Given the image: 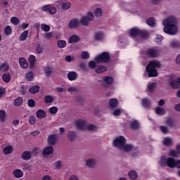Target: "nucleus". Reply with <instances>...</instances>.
Masks as SVG:
<instances>
[{"label": "nucleus", "instance_id": "30", "mask_svg": "<svg viewBox=\"0 0 180 180\" xmlns=\"http://www.w3.org/2000/svg\"><path fill=\"white\" fill-rule=\"evenodd\" d=\"M44 72L46 77H50L53 74V69L50 66H46L44 68Z\"/></svg>", "mask_w": 180, "mask_h": 180}, {"label": "nucleus", "instance_id": "5", "mask_svg": "<svg viewBox=\"0 0 180 180\" xmlns=\"http://www.w3.org/2000/svg\"><path fill=\"white\" fill-rule=\"evenodd\" d=\"M94 19H95L94 13H92V12H89L87 15L81 18L79 23H81L83 26H88V25H89V22H91V20H94Z\"/></svg>", "mask_w": 180, "mask_h": 180}, {"label": "nucleus", "instance_id": "26", "mask_svg": "<svg viewBox=\"0 0 180 180\" xmlns=\"http://www.w3.org/2000/svg\"><path fill=\"white\" fill-rule=\"evenodd\" d=\"M131 129L132 130H137L138 129H140V123H139V121L134 120L130 122Z\"/></svg>", "mask_w": 180, "mask_h": 180}, {"label": "nucleus", "instance_id": "42", "mask_svg": "<svg viewBox=\"0 0 180 180\" xmlns=\"http://www.w3.org/2000/svg\"><path fill=\"white\" fill-rule=\"evenodd\" d=\"M4 34L6 36H11V34H12V27H11L9 25H7L4 28Z\"/></svg>", "mask_w": 180, "mask_h": 180}, {"label": "nucleus", "instance_id": "57", "mask_svg": "<svg viewBox=\"0 0 180 180\" xmlns=\"http://www.w3.org/2000/svg\"><path fill=\"white\" fill-rule=\"evenodd\" d=\"M10 20L13 25H15V26L19 25V20L16 17H12Z\"/></svg>", "mask_w": 180, "mask_h": 180}, {"label": "nucleus", "instance_id": "35", "mask_svg": "<svg viewBox=\"0 0 180 180\" xmlns=\"http://www.w3.org/2000/svg\"><path fill=\"white\" fill-rule=\"evenodd\" d=\"M13 150V147H12V146H8L4 148L3 153L5 155H8V154H11L12 153Z\"/></svg>", "mask_w": 180, "mask_h": 180}, {"label": "nucleus", "instance_id": "33", "mask_svg": "<svg viewBox=\"0 0 180 180\" xmlns=\"http://www.w3.org/2000/svg\"><path fill=\"white\" fill-rule=\"evenodd\" d=\"M165 124H167V126H169V127H175V126H176L175 121H174L172 118H168L167 120H166Z\"/></svg>", "mask_w": 180, "mask_h": 180}, {"label": "nucleus", "instance_id": "51", "mask_svg": "<svg viewBox=\"0 0 180 180\" xmlns=\"http://www.w3.org/2000/svg\"><path fill=\"white\" fill-rule=\"evenodd\" d=\"M170 47L172 49H178L180 46L179 43L176 41H172L169 44Z\"/></svg>", "mask_w": 180, "mask_h": 180}, {"label": "nucleus", "instance_id": "19", "mask_svg": "<svg viewBox=\"0 0 180 180\" xmlns=\"http://www.w3.org/2000/svg\"><path fill=\"white\" fill-rule=\"evenodd\" d=\"M21 158L25 161L30 160V158H32V153L28 150L23 152L21 155Z\"/></svg>", "mask_w": 180, "mask_h": 180}, {"label": "nucleus", "instance_id": "9", "mask_svg": "<svg viewBox=\"0 0 180 180\" xmlns=\"http://www.w3.org/2000/svg\"><path fill=\"white\" fill-rule=\"evenodd\" d=\"M130 37L132 39H134V37H139V36H141L143 33H144L143 31H141L139 27H133L131 30H129V32Z\"/></svg>", "mask_w": 180, "mask_h": 180}, {"label": "nucleus", "instance_id": "16", "mask_svg": "<svg viewBox=\"0 0 180 180\" xmlns=\"http://www.w3.org/2000/svg\"><path fill=\"white\" fill-rule=\"evenodd\" d=\"M170 85L174 89H178V88H180V77H178L176 80H172L170 82Z\"/></svg>", "mask_w": 180, "mask_h": 180}, {"label": "nucleus", "instance_id": "39", "mask_svg": "<svg viewBox=\"0 0 180 180\" xmlns=\"http://www.w3.org/2000/svg\"><path fill=\"white\" fill-rule=\"evenodd\" d=\"M6 120V112L4 110H0V122H5Z\"/></svg>", "mask_w": 180, "mask_h": 180}, {"label": "nucleus", "instance_id": "6", "mask_svg": "<svg viewBox=\"0 0 180 180\" xmlns=\"http://www.w3.org/2000/svg\"><path fill=\"white\" fill-rule=\"evenodd\" d=\"M110 60V55L108 52H103L95 58L96 63H108Z\"/></svg>", "mask_w": 180, "mask_h": 180}, {"label": "nucleus", "instance_id": "58", "mask_svg": "<svg viewBox=\"0 0 180 180\" xmlns=\"http://www.w3.org/2000/svg\"><path fill=\"white\" fill-rule=\"evenodd\" d=\"M36 121H37L36 117H34V116H30L29 117V123H30V124H32V125L35 124Z\"/></svg>", "mask_w": 180, "mask_h": 180}, {"label": "nucleus", "instance_id": "56", "mask_svg": "<svg viewBox=\"0 0 180 180\" xmlns=\"http://www.w3.org/2000/svg\"><path fill=\"white\" fill-rule=\"evenodd\" d=\"M155 89V83H148V89L150 91V92H153L154 89Z\"/></svg>", "mask_w": 180, "mask_h": 180}, {"label": "nucleus", "instance_id": "41", "mask_svg": "<svg viewBox=\"0 0 180 180\" xmlns=\"http://www.w3.org/2000/svg\"><path fill=\"white\" fill-rule=\"evenodd\" d=\"M40 90V86L35 85V86H32L30 89V92L31 94H37V92H39V91Z\"/></svg>", "mask_w": 180, "mask_h": 180}, {"label": "nucleus", "instance_id": "59", "mask_svg": "<svg viewBox=\"0 0 180 180\" xmlns=\"http://www.w3.org/2000/svg\"><path fill=\"white\" fill-rule=\"evenodd\" d=\"M36 53L37 54H41L43 53V46L41 45L38 44L36 47Z\"/></svg>", "mask_w": 180, "mask_h": 180}, {"label": "nucleus", "instance_id": "23", "mask_svg": "<svg viewBox=\"0 0 180 180\" xmlns=\"http://www.w3.org/2000/svg\"><path fill=\"white\" fill-rule=\"evenodd\" d=\"M30 68H33L34 67V64L36 63V56L34 55H30L28 58Z\"/></svg>", "mask_w": 180, "mask_h": 180}, {"label": "nucleus", "instance_id": "49", "mask_svg": "<svg viewBox=\"0 0 180 180\" xmlns=\"http://www.w3.org/2000/svg\"><path fill=\"white\" fill-rule=\"evenodd\" d=\"M8 70H9V65H8V64L2 63L0 65V71H2L4 72L5 71H8Z\"/></svg>", "mask_w": 180, "mask_h": 180}, {"label": "nucleus", "instance_id": "32", "mask_svg": "<svg viewBox=\"0 0 180 180\" xmlns=\"http://www.w3.org/2000/svg\"><path fill=\"white\" fill-rule=\"evenodd\" d=\"M105 71H108V68L105 66L98 65L96 68V72L97 74H101V72H105Z\"/></svg>", "mask_w": 180, "mask_h": 180}, {"label": "nucleus", "instance_id": "34", "mask_svg": "<svg viewBox=\"0 0 180 180\" xmlns=\"http://www.w3.org/2000/svg\"><path fill=\"white\" fill-rule=\"evenodd\" d=\"M110 106L111 108H117V105H119V101L116 98H111L109 101Z\"/></svg>", "mask_w": 180, "mask_h": 180}, {"label": "nucleus", "instance_id": "8", "mask_svg": "<svg viewBox=\"0 0 180 180\" xmlns=\"http://www.w3.org/2000/svg\"><path fill=\"white\" fill-rule=\"evenodd\" d=\"M41 10L43 12H49V13H50V15H54V14L57 13V8H56V6H54L51 4L45 5L44 6L41 7Z\"/></svg>", "mask_w": 180, "mask_h": 180}, {"label": "nucleus", "instance_id": "64", "mask_svg": "<svg viewBox=\"0 0 180 180\" xmlns=\"http://www.w3.org/2000/svg\"><path fill=\"white\" fill-rule=\"evenodd\" d=\"M56 169H60L61 168V161L58 160L53 164Z\"/></svg>", "mask_w": 180, "mask_h": 180}, {"label": "nucleus", "instance_id": "22", "mask_svg": "<svg viewBox=\"0 0 180 180\" xmlns=\"http://www.w3.org/2000/svg\"><path fill=\"white\" fill-rule=\"evenodd\" d=\"M86 165L89 167V168H94V167L96 165V160L94 159H88L86 160Z\"/></svg>", "mask_w": 180, "mask_h": 180}, {"label": "nucleus", "instance_id": "3", "mask_svg": "<svg viewBox=\"0 0 180 180\" xmlns=\"http://www.w3.org/2000/svg\"><path fill=\"white\" fill-rule=\"evenodd\" d=\"M162 67V65L160 60H153L149 63L148 65L146 66V71L148 72L149 77H157L158 72H157L155 68H161Z\"/></svg>", "mask_w": 180, "mask_h": 180}, {"label": "nucleus", "instance_id": "40", "mask_svg": "<svg viewBox=\"0 0 180 180\" xmlns=\"http://www.w3.org/2000/svg\"><path fill=\"white\" fill-rule=\"evenodd\" d=\"M103 81L107 85H112L113 84V78L111 77H103Z\"/></svg>", "mask_w": 180, "mask_h": 180}, {"label": "nucleus", "instance_id": "1", "mask_svg": "<svg viewBox=\"0 0 180 180\" xmlns=\"http://www.w3.org/2000/svg\"><path fill=\"white\" fill-rule=\"evenodd\" d=\"M178 20L174 15H169L166 19L163 20L162 25L164 27L163 31L167 34L175 36L178 33V27H176Z\"/></svg>", "mask_w": 180, "mask_h": 180}, {"label": "nucleus", "instance_id": "14", "mask_svg": "<svg viewBox=\"0 0 180 180\" xmlns=\"http://www.w3.org/2000/svg\"><path fill=\"white\" fill-rule=\"evenodd\" d=\"M77 132L74 131H70L68 134V140H69V141H71L72 143L75 141V140H77Z\"/></svg>", "mask_w": 180, "mask_h": 180}, {"label": "nucleus", "instance_id": "36", "mask_svg": "<svg viewBox=\"0 0 180 180\" xmlns=\"http://www.w3.org/2000/svg\"><path fill=\"white\" fill-rule=\"evenodd\" d=\"M155 113L156 115H159V116H164V115H165V110L161 107H157Z\"/></svg>", "mask_w": 180, "mask_h": 180}, {"label": "nucleus", "instance_id": "53", "mask_svg": "<svg viewBox=\"0 0 180 180\" xmlns=\"http://www.w3.org/2000/svg\"><path fill=\"white\" fill-rule=\"evenodd\" d=\"M2 79L4 81V82H9V81H11V75L4 74L2 76Z\"/></svg>", "mask_w": 180, "mask_h": 180}, {"label": "nucleus", "instance_id": "43", "mask_svg": "<svg viewBox=\"0 0 180 180\" xmlns=\"http://www.w3.org/2000/svg\"><path fill=\"white\" fill-rule=\"evenodd\" d=\"M146 23L148 25V26H154L157 24V22L154 18H150L147 20Z\"/></svg>", "mask_w": 180, "mask_h": 180}, {"label": "nucleus", "instance_id": "13", "mask_svg": "<svg viewBox=\"0 0 180 180\" xmlns=\"http://www.w3.org/2000/svg\"><path fill=\"white\" fill-rule=\"evenodd\" d=\"M48 144L49 146H54L56 143H57V135L56 134H51L49 136L47 139Z\"/></svg>", "mask_w": 180, "mask_h": 180}, {"label": "nucleus", "instance_id": "37", "mask_svg": "<svg viewBox=\"0 0 180 180\" xmlns=\"http://www.w3.org/2000/svg\"><path fill=\"white\" fill-rule=\"evenodd\" d=\"M33 78H34V75L32 72L30 71L25 74V79L27 81H33Z\"/></svg>", "mask_w": 180, "mask_h": 180}, {"label": "nucleus", "instance_id": "10", "mask_svg": "<svg viewBox=\"0 0 180 180\" xmlns=\"http://www.w3.org/2000/svg\"><path fill=\"white\" fill-rule=\"evenodd\" d=\"M75 124L76 127L79 130H86V126L88 124L86 123V121L80 119L76 121Z\"/></svg>", "mask_w": 180, "mask_h": 180}, {"label": "nucleus", "instance_id": "52", "mask_svg": "<svg viewBox=\"0 0 180 180\" xmlns=\"http://www.w3.org/2000/svg\"><path fill=\"white\" fill-rule=\"evenodd\" d=\"M77 91L78 88L75 86H70L68 88V92H69V94H75Z\"/></svg>", "mask_w": 180, "mask_h": 180}, {"label": "nucleus", "instance_id": "11", "mask_svg": "<svg viewBox=\"0 0 180 180\" xmlns=\"http://www.w3.org/2000/svg\"><path fill=\"white\" fill-rule=\"evenodd\" d=\"M79 26V20L77 18L71 20L68 24L69 29H77V27H78Z\"/></svg>", "mask_w": 180, "mask_h": 180}, {"label": "nucleus", "instance_id": "24", "mask_svg": "<svg viewBox=\"0 0 180 180\" xmlns=\"http://www.w3.org/2000/svg\"><path fill=\"white\" fill-rule=\"evenodd\" d=\"M13 176L17 179L22 178V176H23V172L19 169L13 170Z\"/></svg>", "mask_w": 180, "mask_h": 180}, {"label": "nucleus", "instance_id": "15", "mask_svg": "<svg viewBox=\"0 0 180 180\" xmlns=\"http://www.w3.org/2000/svg\"><path fill=\"white\" fill-rule=\"evenodd\" d=\"M81 38L78 36V35H72L70 38H69V43L70 44H74V43H78V41H80Z\"/></svg>", "mask_w": 180, "mask_h": 180}, {"label": "nucleus", "instance_id": "12", "mask_svg": "<svg viewBox=\"0 0 180 180\" xmlns=\"http://www.w3.org/2000/svg\"><path fill=\"white\" fill-rule=\"evenodd\" d=\"M60 5L61 9H63L64 11H67L71 8V3L67 0H62L60 1Z\"/></svg>", "mask_w": 180, "mask_h": 180}, {"label": "nucleus", "instance_id": "48", "mask_svg": "<svg viewBox=\"0 0 180 180\" xmlns=\"http://www.w3.org/2000/svg\"><path fill=\"white\" fill-rule=\"evenodd\" d=\"M104 37L103 32H96L95 39L96 40H102Z\"/></svg>", "mask_w": 180, "mask_h": 180}, {"label": "nucleus", "instance_id": "21", "mask_svg": "<svg viewBox=\"0 0 180 180\" xmlns=\"http://www.w3.org/2000/svg\"><path fill=\"white\" fill-rule=\"evenodd\" d=\"M53 152H54V149L53 148V146H48V147H46L43 150V155H50V154H53Z\"/></svg>", "mask_w": 180, "mask_h": 180}, {"label": "nucleus", "instance_id": "38", "mask_svg": "<svg viewBox=\"0 0 180 180\" xmlns=\"http://www.w3.org/2000/svg\"><path fill=\"white\" fill-rule=\"evenodd\" d=\"M129 176L130 178V179L131 180H136L137 179V173L136 172V171L134 170H131L129 172Z\"/></svg>", "mask_w": 180, "mask_h": 180}, {"label": "nucleus", "instance_id": "46", "mask_svg": "<svg viewBox=\"0 0 180 180\" xmlns=\"http://www.w3.org/2000/svg\"><path fill=\"white\" fill-rule=\"evenodd\" d=\"M103 14V11H102V8H96L94 12V15L97 18H101V16H102Z\"/></svg>", "mask_w": 180, "mask_h": 180}, {"label": "nucleus", "instance_id": "17", "mask_svg": "<svg viewBox=\"0 0 180 180\" xmlns=\"http://www.w3.org/2000/svg\"><path fill=\"white\" fill-rule=\"evenodd\" d=\"M134 149V146H133V145L126 143L123 146V148H121V150L125 151V153H130L131 151H133Z\"/></svg>", "mask_w": 180, "mask_h": 180}, {"label": "nucleus", "instance_id": "18", "mask_svg": "<svg viewBox=\"0 0 180 180\" xmlns=\"http://www.w3.org/2000/svg\"><path fill=\"white\" fill-rule=\"evenodd\" d=\"M163 144L167 147H170V146L174 144V139L171 137H166L163 140Z\"/></svg>", "mask_w": 180, "mask_h": 180}, {"label": "nucleus", "instance_id": "63", "mask_svg": "<svg viewBox=\"0 0 180 180\" xmlns=\"http://www.w3.org/2000/svg\"><path fill=\"white\" fill-rule=\"evenodd\" d=\"M112 115L114 116H120V115H122V110L121 109H115L113 111Z\"/></svg>", "mask_w": 180, "mask_h": 180}, {"label": "nucleus", "instance_id": "2", "mask_svg": "<svg viewBox=\"0 0 180 180\" xmlns=\"http://www.w3.org/2000/svg\"><path fill=\"white\" fill-rule=\"evenodd\" d=\"M162 167H169V168H178L180 169V160H175L174 158H166L162 156L160 161Z\"/></svg>", "mask_w": 180, "mask_h": 180}, {"label": "nucleus", "instance_id": "45", "mask_svg": "<svg viewBox=\"0 0 180 180\" xmlns=\"http://www.w3.org/2000/svg\"><path fill=\"white\" fill-rule=\"evenodd\" d=\"M58 46L59 49H64L67 46V42L64 40H59L57 42Z\"/></svg>", "mask_w": 180, "mask_h": 180}, {"label": "nucleus", "instance_id": "27", "mask_svg": "<svg viewBox=\"0 0 180 180\" xmlns=\"http://www.w3.org/2000/svg\"><path fill=\"white\" fill-rule=\"evenodd\" d=\"M27 36H29V30L24 31L20 36L19 40L20 41H25L26 39H27Z\"/></svg>", "mask_w": 180, "mask_h": 180}, {"label": "nucleus", "instance_id": "47", "mask_svg": "<svg viewBox=\"0 0 180 180\" xmlns=\"http://www.w3.org/2000/svg\"><path fill=\"white\" fill-rule=\"evenodd\" d=\"M22 103H23V98H22V97L17 98L14 101V105L15 106H20Z\"/></svg>", "mask_w": 180, "mask_h": 180}, {"label": "nucleus", "instance_id": "20", "mask_svg": "<svg viewBox=\"0 0 180 180\" xmlns=\"http://www.w3.org/2000/svg\"><path fill=\"white\" fill-rule=\"evenodd\" d=\"M68 78L70 81H75L78 78V74L75 72H69L68 73Z\"/></svg>", "mask_w": 180, "mask_h": 180}, {"label": "nucleus", "instance_id": "54", "mask_svg": "<svg viewBox=\"0 0 180 180\" xmlns=\"http://www.w3.org/2000/svg\"><path fill=\"white\" fill-rule=\"evenodd\" d=\"M49 112L51 115H56L58 112V108L57 107H51L49 109Z\"/></svg>", "mask_w": 180, "mask_h": 180}, {"label": "nucleus", "instance_id": "44", "mask_svg": "<svg viewBox=\"0 0 180 180\" xmlns=\"http://www.w3.org/2000/svg\"><path fill=\"white\" fill-rule=\"evenodd\" d=\"M54 101V98L51 96H46L44 97V102L45 103H52Z\"/></svg>", "mask_w": 180, "mask_h": 180}, {"label": "nucleus", "instance_id": "62", "mask_svg": "<svg viewBox=\"0 0 180 180\" xmlns=\"http://www.w3.org/2000/svg\"><path fill=\"white\" fill-rule=\"evenodd\" d=\"M82 58H84L85 60H88L89 58V53L87 51H84L81 54Z\"/></svg>", "mask_w": 180, "mask_h": 180}, {"label": "nucleus", "instance_id": "29", "mask_svg": "<svg viewBox=\"0 0 180 180\" xmlns=\"http://www.w3.org/2000/svg\"><path fill=\"white\" fill-rule=\"evenodd\" d=\"M20 65L22 68H27L29 67V64L27 63V61L25 60L24 58H20L19 59Z\"/></svg>", "mask_w": 180, "mask_h": 180}, {"label": "nucleus", "instance_id": "7", "mask_svg": "<svg viewBox=\"0 0 180 180\" xmlns=\"http://www.w3.org/2000/svg\"><path fill=\"white\" fill-rule=\"evenodd\" d=\"M146 54L148 57H152L154 58L155 57H158V56L161 54V49L159 48L149 49L146 51Z\"/></svg>", "mask_w": 180, "mask_h": 180}, {"label": "nucleus", "instance_id": "55", "mask_svg": "<svg viewBox=\"0 0 180 180\" xmlns=\"http://www.w3.org/2000/svg\"><path fill=\"white\" fill-rule=\"evenodd\" d=\"M169 154L171 157H175V158L178 157L179 155V153H178L176 150H172V149L169 151Z\"/></svg>", "mask_w": 180, "mask_h": 180}, {"label": "nucleus", "instance_id": "31", "mask_svg": "<svg viewBox=\"0 0 180 180\" xmlns=\"http://www.w3.org/2000/svg\"><path fill=\"white\" fill-rule=\"evenodd\" d=\"M142 105L146 109H148L151 106V101L148 98H144L142 100Z\"/></svg>", "mask_w": 180, "mask_h": 180}, {"label": "nucleus", "instance_id": "61", "mask_svg": "<svg viewBox=\"0 0 180 180\" xmlns=\"http://www.w3.org/2000/svg\"><path fill=\"white\" fill-rule=\"evenodd\" d=\"M161 131H162V133H164L165 134H167V133H169V129H168V127H165V126H161L160 127Z\"/></svg>", "mask_w": 180, "mask_h": 180}, {"label": "nucleus", "instance_id": "28", "mask_svg": "<svg viewBox=\"0 0 180 180\" xmlns=\"http://www.w3.org/2000/svg\"><path fill=\"white\" fill-rule=\"evenodd\" d=\"M98 127L94 124H87L86 130H88V131H91L92 133H95V131H98Z\"/></svg>", "mask_w": 180, "mask_h": 180}, {"label": "nucleus", "instance_id": "50", "mask_svg": "<svg viewBox=\"0 0 180 180\" xmlns=\"http://www.w3.org/2000/svg\"><path fill=\"white\" fill-rule=\"evenodd\" d=\"M41 30L43 32H50V26L46 24L43 23L41 25Z\"/></svg>", "mask_w": 180, "mask_h": 180}, {"label": "nucleus", "instance_id": "4", "mask_svg": "<svg viewBox=\"0 0 180 180\" xmlns=\"http://www.w3.org/2000/svg\"><path fill=\"white\" fill-rule=\"evenodd\" d=\"M126 144V139L124 136H119L114 139L113 146L118 150L123 148V146Z\"/></svg>", "mask_w": 180, "mask_h": 180}, {"label": "nucleus", "instance_id": "25", "mask_svg": "<svg viewBox=\"0 0 180 180\" xmlns=\"http://www.w3.org/2000/svg\"><path fill=\"white\" fill-rule=\"evenodd\" d=\"M36 116L38 119H44V117H46V111L44 110H38L36 112Z\"/></svg>", "mask_w": 180, "mask_h": 180}, {"label": "nucleus", "instance_id": "60", "mask_svg": "<svg viewBox=\"0 0 180 180\" xmlns=\"http://www.w3.org/2000/svg\"><path fill=\"white\" fill-rule=\"evenodd\" d=\"M27 105L30 108H34L36 106V102L33 99H30L27 101Z\"/></svg>", "mask_w": 180, "mask_h": 180}]
</instances>
